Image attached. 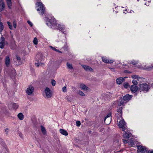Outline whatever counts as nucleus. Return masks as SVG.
Instances as JSON below:
<instances>
[{"instance_id":"f257e3e1","label":"nucleus","mask_w":153,"mask_h":153,"mask_svg":"<svg viewBox=\"0 0 153 153\" xmlns=\"http://www.w3.org/2000/svg\"><path fill=\"white\" fill-rule=\"evenodd\" d=\"M44 19L46 21V25L52 28L58 29L60 30H64L65 28L64 25L57 23L56 19L53 17L49 18L45 17Z\"/></svg>"},{"instance_id":"f03ea898","label":"nucleus","mask_w":153,"mask_h":153,"mask_svg":"<svg viewBox=\"0 0 153 153\" xmlns=\"http://www.w3.org/2000/svg\"><path fill=\"white\" fill-rule=\"evenodd\" d=\"M38 2L36 3V8L40 14L42 15L45 13V8L40 0H37Z\"/></svg>"},{"instance_id":"7ed1b4c3","label":"nucleus","mask_w":153,"mask_h":153,"mask_svg":"<svg viewBox=\"0 0 153 153\" xmlns=\"http://www.w3.org/2000/svg\"><path fill=\"white\" fill-rule=\"evenodd\" d=\"M131 77L133 79L132 81L133 85H136L138 83L141 82L143 79L142 77H140L137 75H132Z\"/></svg>"},{"instance_id":"20e7f679","label":"nucleus","mask_w":153,"mask_h":153,"mask_svg":"<svg viewBox=\"0 0 153 153\" xmlns=\"http://www.w3.org/2000/svg\"><path fill=\"white\" fill-rule=\"evenodd\" d=\"M117 122L119 123L118 126L120 128L122 129L123 131H124L126 129L127 126L124 120L122 118H117Z\"/></svg>"},{"instance_id":"39448f33","label":"nucleus","mask_w":153,"mask_h":153,"mask_svg":"<svg viewBox=\"0 0 153 153\" xmlns=\"http://www.w3.org/2000/svg\"><path fill=\"white\" fill-rule=\"evenodd\" d=\"M52 95V93L50 89L48 88H46L44 91V96L47 98H49L51 97Z\"/></svg>"},{"instance_id":"423d86ee","label":"nucleus","mask_w":153,"mask_h":153,"mask_svg":"<svg viewBox=\"0 0 153 153\" xmlns=\"http://www.w3.org/2000/svg\"><path fill=\"white\" fill-rule=\"evenodd\" d=\"M137 152L138 153H145L146 152H147L148 149H146L145 147L142 146L141 145L137 146Z\"/></svg>"},{"instance_id":"0eeeda50","label":"nucleus","mask_w":153,"mask_h":153,"mask_svg":"<svg viewBox=\"0 0 153 153\" xmlns=\"http://www.w3.org/2000/svg\"><path fill=\"white\" fill-rule=\"evenodd\" d=\"M149 89V87L146 84H141L140 85V90L147 91Z\"/></svg>"},{"instance_id":"6e6552de","label":"nucleus","mask_w":153,"mask_h":153,"mask_svg":"<svg viewBox=\"0 0 153 153\" xmlns=\"http://www.w3.org/2000/svg\"><path fill=\"white\" fill-rule=\"evenodd\" d=\"M111 116V114L109 113L105 118L104 122L107 125L109 124L111 121V118H110Z\"/></svg>"},{"instance_id":"1a4fd4ad","label":"nucleus","mask_w":153,"mask_h":153,"mask_svg":"<svg viewBox=\"0 0 153 153\" xmlns=\"http://www.w3.org/2000/svg\"><path fill=\"white\" fill-rule=\"evenodd\" d=\"M122 107L117 108V113L116 114V117L117 118L120 117L122 119L121 114L122 113Z\"/></svg>"},{"instance_id":"9d476101","label":"nucleus","mask_w":153,"mask_h":153,"mask_svg":"<svg viewBox=\"0 0 153 153\" xmlns=\"http://www.w3.org/2000/svg\"><path fill=\"white\" fill-rule=\"evenodd\" d=\"M34 88L32 86H29L26 90V93L28 95H30L33 92Z\"/></svg>"},{"instance_id":"9b49d317","label":"nucleus","mask_w":153,"mask_h":153,"mask_svg":"<svg viewBox=\"0 0 153 153\" xmlns=\"http://www.w3.org/2000/svg\"><path fill=\"white\" fill-rule=\"evenodd\" d=\"M130 90L132 93H135L138 90V88L136 85H132L130 87Z\"/></svg>"},{"instance_id":"f8f14e48","label":"nucleus","mask_w":153,"mask_h":153,"mask_svg":"<svg viewBox=\"0 0 153 153\" xmlns=\"http://www.w3.org/2000/svg\"><path fill=\"white\" fill-rule=\"evenodd\" d=\"M80 87L82 90L86 91H90V88L86 86L85 84L81 83L80 85Z\"/></svg>"},{"instance_id":"ddd939ff","label":"nucleus","mask_w":153,"mask_h":153,"mask_svg":"<svg viewBox=\"0 0 153 153\" xmlns=\"http://www.w3.org/2000/svg\"><path fill=\"white\" fill-rule=\"evenodd\" d=\"M4 38L1 37L0 39V48H3L4 46Z\"/></svg>"},{"instance_id":"4468645a","label":"nucleus","mask_w":153,"mask_h":153,"mask_svg":"<svg viewBox=\"0 0 153 153\" xmlns=\"http://www.w3.org/2000/svg\"><path fill=\"white\" fill-rule=\"evenodd\" d=\"M5 7V4L3 0H0V12L3 11Z\"/></svg>"},{"instance_id":"2eb2a0df","label":"nucleus","mask_w":153,"mask_h":153,"mask_svg":"<svg viewBox=\"0 0 153 153\" xmlns=\"http://www.w3.org/2000/svg\"><path fill=\"white\" fill-rule=\"evenodd\" d=\"M132 96L131 95L127 94L124 96L123 97V100H125L126 102L132 98Z\"/></svg>"},{"instance_id":"dca6fc26","label":"nucleus","mask_w":153,"mask_h":153,"mask_svg":"<svg viewBox=\"0 0 153 153\" xmlns=\"http://www.w3.org/2000/svg\"><path fill=\"white\" fill-rule=\"evenodd\" d=\"M82 67L86 71H92V69L88 66L86 65H82Z\"/></svg>"},{"instance_id":"f3484780","label":"nucleus","mask_w":153,"mask_h":153,"mask_svg":"<svg viewBox=\"0 0 153 153\" xmlns=\"http://www.w3.org/2000/svg\"><path fill=\"white\" fill-rule=\"evenodd\" d=\"M102 61L105 63H111L113 62L112 60H108L107 59L106 57H102Z\"/></svg>"},{"instance_id":"a211bd4d","label":"nucleus","mask_w":153,"mask_h":153,"mask_svg":"<svg viewBox=\"0 0 153 153\" xmlns=\"http://www.w3.org/2000/svg\"><path fill=\"white\" fill-rule=\"evenodd\" d=\"M131 135V133H130L128 131H125L124 133H123V136L124 138H128Z\"/></svg>"},{"instance_id":"6ab92c4d","label":"nucleus","mask_w":153,"mask_h":153,"mask_svg":"<svg viewBox=\"0 0 153 153\" xmlns=\"http://www.w3.org/2000/svg\"><path fill=\"white\" fill-rule=\"evenodd\" d=\"M124 79L121 77L118 78L116 80L117 83L118 84H120L123 82Z\"/></svg>"},{"instance_id":"aec40b11","label":"nucleus","mask_w":153,"mask_h":153,"mask_svg":"<svg viewBox=\"0 0 153 153\" xmlns=\"http://www.w3.org/2000/svg\"><path fill=\"white\" fill-rule=\"evenodd\" d=\"M5 62L6 66L7 67L9 66L10 63V59L9 56H7L6 57Z\"/></svg>"},{"instance_id":"412c9836","label":"nucleus","mask_w":153,"mask_h":153,"mask_svg":"<svg viewBox=\"0 0 153 153\" xmlns=\"http://www.w3.org/2000/svg\"><path fill=\"white\" fill-rule=\"evenodd\" d=\"M15 45H16L14 40V39H13L11 41L10 44V48L11 49H13L15 47Z\"/></svg>"},{"instance_id":"4be33fe9","label":"nucleus","mask_w":153,"mask_h":153,"mask_svg":"<svg viewBox=\"0 0 153 153\" xmlns=\"http://www.w3.org/2000/svg\"><path fill=\"white\" fill-rule=\"evenodd\" d=\"M59 132L65 136H67L68 135V133L64 129H60Z\"/></svg>"},{"instance_id":"5701e85b","label":"nucleus","mask_w":153,"mask_h":153,"mask_svg":"<svg viewBox=\"0 0 153 153\" xmlns=\"http://www.w3.org/2000/svg\"><path fill=\"white\" fill-rule=\"evenodd\" d=\"M16 70L13 68H12L10 70L9 72V74L10 75H12L13 76H15L16 75Z\"/></svg>"},{"instance_id":"b1692460","label":"nucleus","mask_w":153,"mask_h":153,"mask_svg":"<svg viewBox=\"0 0 153 153\" xmlns=\"http://www.w3.org/2000/svg\"><path fill=\"white\" fill-rule=\"evenodd\" d=\"M17 116L19 119L21 120H23L24 118V116L23 114L21 113H20L18 114Z\"/></svg>"},{"instance_id":"393cba45","label":"nucleus","mask_w":153,"mask_h":153,"mask_svg":"<svg viewBox=\"0 0 153 153\" xmlns=\"http://www.w3.org/2000/svg\"><path fill=\"white\" fill-rule=\"evenodd\" d=\"M144 68L145 69L150 70L153 69V64H151L150 65L147 66V67H145Z\"/></svg>"},{"instance_id":"a878e982","label":"nucleus","mask_w":153,"mask_h":153,"mask_svg":"<svg viewBox=\"0 0 153 153\" xmlns=\"http://www.w3.org/2000/svg\"><path fill=\"white\" fill-rule=\"evenodd\" d=\"M35 65L37 67H42L44 66V64L42 63L39 62L37 63H36Z\"/></svg>"},{"instance_id":"bb28decb","label":"nucleus","mask_w":153,"mask_h":153,"mask_svg":"<svg viewBox=\"0 0 153 153\" xmlns=\"http://www.w3.org/2000/svg\"><path fill=\"white\" fill-rule=\"evenodd\" d=\"M12 106L13 108L15 110L17 109L19 107L18 105L15 103H14L12 104Z\"/></svg>"},{"instance_id":"cd10ccee","label":"nucleus","mask_w":153,"mask_h":153,"mask_svg":"<svg viewBox=\"0 0 153 153\" xmlns=\"http://www.w3.org/2000/svg\"><path fill=\"white\" fill-rule=\"evenodd\" d=\"M6 0L7 1V2L8 7L9 8H11V5H12L11 0Z\"/></svg>"},{"instance_id":"c85d7f7f","label":"nucleus","mask_w":153,"mask_h":153,"mask_svg":"<svg viewBox=\"0 0 153 153\" xmlns=\"http://www.w3.org/2000/svg\"><path fill=\"white\" fill-rule=\"evenodd\" d=\"M125 100H123V99H120V102L119 103L118 105L119 106H120L123 105L124 103H126V102H125Z\"/></svg>"},{"instance_id":"c756f323","label":"nucleus","mask_w":153,"mask_h":153,"mask_svg":"<svg viewBox=\"0 0 153 153\" xmlns=\"http://www.w3.org/2000/svg\"><path fill=\"white\" fill-rule=\"evenodd\" d=\"M33 43L35 45H37L38 43V40L36 37H35L33 40Z\"/></svg>"},{"instance_id":"7c9ffc66","label":"nucleus","mask_w":153,"mask_h":153,"mask_svg":"<svg viewBox=\"0 0 153 153\" xmlns=\"http://www.w3.org/2000/svg\"><path fill=\"white\" fill-rule=\"evenodd\" d=\"M4 29V26L2 22L0 21V32H1Z\"/></svg>"},{"instance_id":"2f4dec72","label":"nucleus","mask_w":153,"mask_h":153,"mask_svg":"<svg viewBox=\"0 0 153 153\" xmlns=\"http://www.w3.org/2000/svg\"><path fill=\"white\" fill-rule=\"evenodd\" d=\"M67 68L70 69H73V68L72 64L69 63H68V62L67 63Z\"/></svg>"},{"instance_id":"473e14b6","label":"nucleus","mask_w":153,"mask_h":153,"mask_svg":"<svg viewBox=\"0 0 153 153\" xmlns=\"http://www.w3.org/2000/svg\"><path fill=\"white\" fill-rule=\"evenodd\" d=\"M7 23L8 25L9 28L11 30H12L13 29V27L12 26V25L11 23L9 22H7Z\"/></svg>"},{"instance_id":"72a5a7b5","label":"nucleus","mask_w":153,"mask_h":153,"mask_svg":"<svg viewBox=\"0 0 153 153\" xmlns=\"http://www.w3.org/2000/svg\"><path fill=\"white\" fill-rule=\"evenodd\" d=\"M41 131H42V133L44 134H46V130H45V128L44 127L42 126H41Z\"/></svg>"},{"instance_id":"f704fd0d","label":"nucleus","mask_w":153,"mask_h":153,"mask_svg":"<svg viewBox=\"0 0 153 153\" xmlns=\"http://www.w3.org/2000/svg\"><path fill=\"white\" fill-rule=\"evenodd\" d=\"M78 94L82 96H85V94L82 91L79 90L78 91Z\"/></svg>"},{"instance_id":"c9c22d12","label":"nucleus","mask_w":153,"mask_h":153,"mask_svg":"<svg viewBox=\"0 0 153 153\" xmlns=\"http://www.w3.org/2000/svg\"><path fill=\"white\" fill-rule=\"evenodd\" d=\"M138 63V61L137 60H131V62H130V63H131L133 65L136 64Z\"/></svg>"},{"instance_id":"e433bc0d","label":"nucleus","mask_w":153,"mask_h":153,"mask_svg":"<svg viewBox=\"0 0 153 153\" xmlns=\"http://www.w3.org/2000/svg\"><path fill=\"white\" fill-rule=\"evenodd\" d=\"M128 145L131 146H133L134 145V141L133 140L130 141V142L128 143Z\"/></svg>"},{"instance_id":"4c0bfd02","label":"nucleus","mask_w":153,"mask_h":153,"mask_svg":"<svg viewBox=\"0 0 153 153\" xmlns=\"http://www.w3.org/2000/svg\"><path fill=\"white\" fill-rule=\"evenodd\" d=\"M123 86L125 88H127L129 86V84L128 83H124L123 84Z\"/></svg>"},{"instance_id":"58836bf2","label":"nucleus","mask_w":153,"mask_h":153,"mask_svg":"<svg viewBox=\"0 0 153 153\" xmlns=\"http://www.w3.org/2000/svg\"><path fill=\"white\" fill-rule=\"evenodd\" d=\"M66 99L68 101L71 102L72 101V98L71 97L68 96L67 97Z\"/></svg>"},{"instance_id":"ea45409f","label":"nucleus","mask_w":153,"mask_h":153,"mask_svg":"<svg viewBox=\"0 0 153 153\" xmlns=\"http://www.w3.org/2000/svg\"><path fill=\"white\" fill-rule=\"evenodd\" d=\"M13 27L14 28H16L17 26V23L15 20H14L13 22Z\"/></svg>"},{"instance_id":"a19ab883","label":"nucleus","mask_w":153,"mask_h":153,"mask_svg":"<svg viewBox=\"0 0 153 153\" xmlns=\"http://www.w3.org/2000/svg\"><path fill=\"white\" fill-rule=\"evenodd\" d=\"M76 125L77 126L79 127L80 126L81 123L79 121H77L76 122Z\"/></svg>"},{"instance_id":"79ce46f5","label":"nucleus","mask_w":153,"mask_h":153,"mask_svg":"<svg viewBox=\"0 0 153 153\" xmlns=\"http://www.w3.org/2000/svg\"><path fill=\"white\" fill-rule=\"evenodd\" d=\"M51 84L53 86H54L56 84V82L54 80H52L51 81Z\"/></svg>"},{"instance_id":"37998d69","label":"nucleus","mask_w":153,"mask_h":153,"mask_svg":"<svg viewBox=\"0 0 153 153\" xmlns=\"http://www.w3.org/2000/svg\"><path fill=\"white\" fill-rule=\"evenodd\" d=\"M62 91L64 92H66L67 91L66 87L65 86H64L62 88Z\"/></svg>"},{"instance_id":"c03bdc74","label":"nucleus","mask_w":153,"mask_h":153,"mask_svg":"<svg viewBox=\"0 0 153 153\" xmlns=\"http://www.w3.org/2000/svg\"><path fill=\"white\" fill-rule=\"evenodd\" d=\"M27 22L28 24L31 27H32L33 25V23L30 21H27Z\"/></svg>"},{"instance_id":"a18cd8bd","label":"nucleus","mask_w":153,"mask_h":153,"mask_svg":"<svg viewBox=\"0 0 153 153\" xmlns=\"http://www.w3.org/2000/svg\"><path fill=\"white\" fill-rule=\"evenodd\" d=\"M123 140V142L124 143H128V141L127 140Z\"/></svg>"},{"instance_id":"49530a36","label":"nucleus","mask_w":153,"mask_h":153,"mask_svg":"<svg viewBox=\"0 0 153 153\" xmlns=\"http://www.w3.org/2000/svg\"><path fill=\"white\" fill-rule=\"evenodd\" d=\"M49 47L51 49H52V50H53V51H55V50H56V49H55V48L54 47H53L51 46H49Z\"/></svg>"},{"instance_id":"de8ad7c7","label":"nucleus","mask_w":153,"mask_h":153,"mask_svg":"<svg viewBox=\"0 0 153 153\" xmlns=\"http://www.w3.org/2000/svg\"><path fill=\"white\" fill-rule=\"evenodd\" d=\"M5 131L6 134H7L9 131V130L8 129H5Z\"/></svg>"},{"instance_id":"09e8293b","label":"nucleus","mask_w":153,"mask_h":153,"mask_svg":"<svg viewBox=\"0 0 153 153\" xmlns=\"http://www.w3.org/2000/svg\"><path fill=\"white\" fill-rule=\"evenodd\" d=\"M147 152L149 153H153V150H149L148 151V152Z\"/></svg>"},{"instance_id":"8fccbe9b","label":"nucleus","mask_w":153,"mask_h":153,"mask_svg":"<svg viewBox=\"0 0 153 153\" xmlns=\"http://www.w3.org/2000/svg\"><path fill=\"white\" fill-rule=\"evenodd\" d=\"M16 58L18 60H20L21 59L18 56H16Z\"/></svg>"},{"instance_id":"3c124183","label":"nucleus","mask_w":153,"mask_h":153,"mask_svg":"<svg viewBox=\"0 0 153 153\" xmlns=\"http://www.w3.org/2000/svg\"><path fill=\"white\" fill-rule=\"evenodd\" d=\"M55 51L58 52H60V51L56 49L55 50Z\"/></svg>"},{"instance_id":"603ef678","label":"nucleus","mask_w":153,"mask_h":153,"mask_svg":"<svg viewBox=\"0 0 153 153\" xmlns=\"http://www.w3.org/2000/svg\"><path fill=\"white\" fill-rule=\"evenodd\" d=\"M145 5H149V2H148V3H147L146 2V3H145Z\"/></svg>"},{"instance_id":"864d4df0","label":"nucleus","mask_w":153,"mask_h":153,"mask_svg":"<svg viewBox=\"0 0 153 153\" xmlns=\"http://www.w3.org/2000/svg\"><path fill=\"white\" fill-rule=\"evenodd\" d=\"M1 71H2V68L1 67H0V73L1 72Z\"/></svg>"},{"instance_id":"5fc2aeb1","label":"nucleus","mask_w":153,"mask_h":153,"mask_svg":"<svg viewBox=\"0 0 153 153\" xmlns=\"http://www.w3.org/2000/svg\"><path fill=\"white\" fill-rule=\"evenodd\" d=\"M151 87L153 88V83L151 84Z\"/></svg>"},{"instance_id":"6e6d98bb","label":"nucleus","mask_w":153,"mask_h":153,"mask_svg":"<svg viewBox=\"0 0 153 153\" xmlns=\"http://www.w3.org/2000/svg\"><path fill=\"white\" fill-rule=\"evenodd\" d=\"M10 71V70L8 71H6V72H8V74H9V72Z\"/></svg>"},{"instance_id":"4d7b16f0","label":"nucleus","mask_w":153,"mask_h":153,"mask_svg":"<svg viewBox=\"0 0 153 153\" xmlns=\"http://www.w3.org/2000/svg\"><path fill=\"white\" fill-rule=\"evenodd\" d=\"M111 70H112V71H114V68H111Z\"/></svg>"},{"instance_id":"13d9d810","label":"nucleus","mask_w":153,"mask_h":153,"mask_svg":"<svg viewBox=\"0 0 153 153\" xmlns=\"http://www.w3.org/2000/svg\"><path fill=\"white\" fill-rule=\"evenodd\" d=\"M21 135H22V134H21V135H20V136L21 137H22Z\"/></svg>"},{"instance_id":"bf43d9fd","label":"nucleus","mask_w":153,"mask_h":153,"mask_svg":"<svg viewBox=\"0 0 153 153\" xmlns=\"http://www.w3.org/2000/svg\"><path fill=\"white\" fill-rule=\"evenodd\" d=\"M21 135H22V134H21V135H20V136L21 137H22Z\"/></svg>"},{"instance_id":"052dcab7","label":"nucleus","mask_w":153,"mask_h":153,"mask_svg":"<svg viewBox=\"0 0 153 153\" xmlns=\"http://www.w3.org/2000/svg\"><path fill=\"white\" fill-rule=\"evenodd\" d=\"M21 135H22V134H21V135H20V136L21 137H22Z\"/></svg>"},{"instance_id":"680f3d73","label":"nucleus","mask_w":153,"mask_h":153,"mask_svg":"<svg viewBox=\"0 0 153 153\" xmlns=\"http://www.w3.org/2000/svg\"><path fill=\"white\" fill-rule=\"evenodd\" d=\"M137 1H139V0H137Z\"/></svg>"},{"instance_id":"e2e57ef3","label":"nucleus","mask_w":153,"mask_h":153,"mask_svg":"<svg viewBox=\"0 0 153 153\" xmlns=\"http://www.w3.org/2000/svg\"><path fill=\"white\" fill-rule=\"evenodd\" d=\"M136 80H137V82H138V80H137V79H136Z\"/></svg>"}]
</instances>
